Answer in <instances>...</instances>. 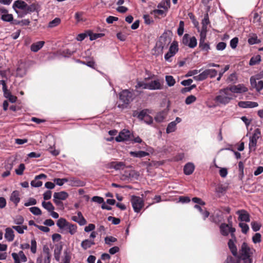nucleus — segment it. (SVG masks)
Segmentation results:
<instances>
[{"mask_svg": "<svg viewBox=\"0 0 263 263\" xmlns=\"http://www.w3.org/2000/svg\"><path fill=\"white\" fill-rule=\"evenodd\" d=\"M233 97L234 95L230 92L228 88L227 87L219 90V95L216 96L215 100L220 104H228Z\"/></svg>", "mask_w": 263, "mask_h": 263, "instance_id": "obj_1", "label": "nucleus"}, {"mask_svg": "<svg viewBox=\"0 0 263 263\" xmlns=\"http://www.w3.org/2000/svg\"><path fill=\"white\" fill-rule=\"evenodd\" d=\"M133 93L128 89H124L119 93V99L123 102L122 104H118V107L123 109L127 107V105L133 99Z\"/></svg>", "mask_w": 263, "mask_h": 263, "instance_id": "obj_2", "label": "nucleus"}, {"mask_svg": "<svg viewBox=\"0 0 263 263\" xmlns=\"http://www.w3.org/2000/svg\"><path fill=\"white\" fill-rule=\"evenodd\" d=\"M171 42V39L167 36H161L159 41L156 43L155 47V53L162 54L164 48H166Z\"/></svg>", "mask_w": 263, "mask_h": 263, "instance_id": "obj_3", "label": "nucleus"}, {"mask_svg": "<svg viewBox=\"0 0 263 263\" xmlns=\"http://www.w3.org/2000/svg\"><path fill=\"white\" fill-rule=\"evenodd\" d=\"M130 201L133 209L136 213L140 212L144 205L143 199L139 196L135 195L132 196Z\"/></svg>", "mask_w": 263, "mask_h": 263, "instance_id": "obj_4", "label": "nucleus"}, {"mask_svg": "<svg viewBox=\"0 0 263 263\" xmlns=\"http://www.w3.org/2000/svg\"><path fill=\"white\" fill-rule=\"evenodd\" d=\"M261 132L259 128L255 129L252 137L250 138L249 149L250 151H255L258 139L260 137Z\"/></svg>", "mask_w": 263, "mask_h": 263, "instance_id": "obj_5", "label": "nucleus"}, {"mask_svg": "<svg viewBox=\"0 0 263 263\" xmlns=\"http://www.w3.org/2000/svg\"><path fill=\"white\" fill-rule=\"evenodd\" d=\"M254 250L251 248L246 242H243L239 250V254L241 258L250 257Z\"/></svg>", "mask_w": 263, "mask_h": 263, "instance_id": "obj_6", "label": "nucleus"}, {"mask_svg": "<svg viewBox=\"0 0 263 263\" xmlns=\"http://www.w3.org/2000/svg\"><path fill=\"white\" fill-rule=\"evenodd\" d=\"M182 43L190 48H194L197 46V40L195 36L190 37L189 34H185L182 40Z\"/></svg>", "mask_w": 263, "mask_h": 263, "instance_id": "obj_7", "label": "nucleus"}, {"mask_svg": "<svg viewBox=\"0 0 263 263\" xmlns=\"http://www.w3.org/2000/svg\"><path fill=\"white\" fill-rule=\"evenodd\" d=\"M68 194L65 191L55 192L53 194V201L57 205L62 204L61 200H65L68 197Z\"/></svg>", "mask_w": 263, "mask_h": 263, "instance_id": "obj_8", "label": "nucleus"}, {"mask_svg": "<svg viewBox=\"0 0 263 263\" xmlns=\"http://www.w3.org/2000/svg\"><path fill=\"white\" fill-rule=\"evenodd\" d=\"M178 51V43L176 41H173L168 51L164 55L165 60L167 61H171L170 59L174 56Z\"/></svg>", "mask_w": 263, "mask_h": 263, "instance_id": "obj_9", "label": "nucleus"}, {"mask_svg": "<svg viewBox=\"0 0 263 263\" xmlns=\"http://www.w3.org/2000/svg\"><path fill=\"white\" fill-rule=\"evenodd\" d=\"M130 132L129 130L123 129L119 133V135L116 137L115 139L117 142L128 141L130 138Z\"/></svg>", "mask_w": 263, "mask_h": 263, "instance_id": "obj_10", "label": "nucleus"}, {"mask_svg": "<svg viewBox=\"0 0 263 263\" xmlns=\"http://www.w3.org/2000/svg\"><path fill=\"white\" fill-rule=\"evenodd\" d=\"M43 254L39 255L36 259H39L44 263H50L51 254L49 249L47 247H44L43 248Z\"/></svg>", "mask_w": 263, "mask_h": 263, "instance_id": "obj_11", "label": "nucleus"}, {"mask_svg": "<svg viewBox=\"0 0 263 263\" xmlns=\"http://www.w3.org/2000/svg\"><path fill=\"white\" fill-rule=\"evenodd\" d=\"M229 90L232 94L233 93H240L247 92L248 89L243 84H238L237 85H232L228 87Z\"/></svg>", "mask_w": 263, "mask_h": 263, "instance_id": "obj_12", "label": "nucleus"}, {"mask_svg": "<svg viewBox=\"0 0 263 263\" xmlns=\"http://www.w3.org/2000/svg\"><path fill=\"white\" fill-rule=\"evenodd\" d=\"M11 255L14 263H21V261L26 262L27 260L26 256L22 251H19L18 253H12Z\"/></svg>", "mask_w": 263, "mask_h": 263, "instance_id": "obj_13", "label": "nucleus"}, {"mask_svg": "<svg viewBox=\"0 0 263 263\" xmlns=\"http://www.w3.org/2000/svg\"><path fill=\"white\" fill-rule=\"evenodd\" d=\"M238 215V220L241 221L249 222L250 221V215L248 212L245 210H238L236 212Z\"/></svg>", "mask_w": 263, "mask_h": 263, "instance_id": "obj_14", "label": "nucleus"}, {"mask_svg": "<svg viewBox=\"0 0 263 263\" xmlns=\"http://www.w3.org/2000/svg\"><path fill=\"white\" fill-rule=\"evenodd\" d=\"M47 176L44 174H41L36 176L34 179L31 182V185L33 187H40L42 185L43 182L40 180L41 179H46Z\"/></svg>", "mask_w": 263, "mask_h": 263, "instance_id": "obj_15", "label": "nucleus"}, {"mask_svg": "<svg viewBox=\"0 0 263 263\" xmlns=\"http://www.w3.org/2000/svg\"><path fill=\"white\" fill-rule=\"evenodd\" d=\"M125 167V164L123 162L113 161L108 164V168H114L116 170H123Z\"/></svg>", "mask_w": 263, "mask_h": 263, "instance_id": "obj_16", "label": "nucleus"}, {"mask_svg": "<svg viewBox=\"0 0 263 263\" xmlns=\"http://www.w3.org/2000/svg\"><path fill=\"white\" fill-rule=\"evenodd\" d=\"M71 219L78 223L80 226H84L87 223L86 219L84 218L81 212H78L77 216H72Z\"/></svg>", "mask_w": 263, "mask_h": 263, "instance_id": "obj_17", "label": "nucleus"}, {"mask_svg": "<svg viewBox=\"0 0 263 263\" xmlns=\"http://www.w3.org/2000/svg\"><path fill=\"white\" fill-rule=\"evenodd\" d=\"M95 245L96 243L93 239H85L81 242V247L84 250H87Z\"/></svg>", "mask_w": 263, "mask_h": 263, "instance_id": "obj_18", "label": "nucleus"}, {"mask_svg": "<svg viewBox=\"0 0 263 263\" xmlns=\"http://www.w3.org/2000/svg\"><path fill=\"white\" fill-rule=\"evenodd\" d=\"M236 241V239L234 240L233 238H232L229 240L228 243L229 248L234 256H237L238 255L237 249L235 245Z\"/></svg>", "mask_w": 263, "mask_h": 263, "instance_id": "obj_19", "label": "nucleus"}, {"mask_svg": "<svg viewBox=\"0 0 263 263\" xmlns=\"http://www.w3.org/2000/svg\"><path fill=\"white\" fill-rule=\"evenodd\" d=\"M238 105L241 108H254L257 107L258 104L255 102L240 101L238 102Z\"/></svg>", "mask_w": 263, "mask_h": 263, "instance_id": "obj_20", "label": "nucleus"}, {"mask_svg": "<svg viewBox=\"0 0 263 263\" xmlns=\"http://www.w3.org/2000/svg\"><path fill=\"white\" fill-rule=\"evenodd\" d=\"M148 85L149 90H157L162 88V84L159 80L152 81L148 83Z\"/></svg>", "mask_w": 263, "mask_h": 263, "instance_id": "obj_21", "label": "nucleus"}, {"mask_svg": "<svg viewBox=\"0 0 263 263\" xmlns=\"http://www.w3.org/2000/svg\"><path fill=\"white\" fill-rule=\"evenodd\" d=\"M69 185L72 186H83L85 185L84 181L76 178H68Z\"/></svg>", "mask_w": 263, "mask_h": 263, "instance_id": "obj_22", "label": "nucleus"}, {"mask_svg": "<svg viewBox=\"0 0 263 263\" xmlns=\"http://www.w3.org/2000/svg\"><path fill=\"white\" fill-rule=\"evenodd\" d=\"M12 229V228H7L5 230V238L8 241H12L14 240V234Z\"/></svg>", "mask_w": 263, "mask_h": 263, "instance_id": "obj_23", "label": "nucleus"}, {"mask_svg": "<svg viewBox=\"0 0 263 263\" xmlns=\"http://www.w3.org/2000/svg\"><path fill=\"white\" fill-rule=\"evenodd\" d=\"M10 199L15 204V206H17L20 201L19 192L18 191H13L11 194Z\"/></svg>", "mask_w": 263, "mask_h": 263, "instance_id": "obj_24", "label": "nucleus"}, {"mask_svg": "<svg viewBox=\"0 0 263 263\" xmlns=\"http://www.w3.org/2000/svg\"><path fill=\"white\" fill-rule=\"evenodd\" d=\"M195 169V166L192 163H187L184 167L183 171L184 173L186 175H190L192 174Z\"/></svg>", "mask_w": 263, "mask_h": 263, "instance_id": "obj_25", "label": "nucleus"}, {"mask_svg": "<svg viewBox=\"0 0 263 263\" xmlns=\"http://www.w3.org/2000/svg\"><path fill=\"white\" fill-rule=\"evenodd\" d=\"M45 44L44 41H39L31 45L30 49L32 51L36 52L40 50Z\"/></svg>", "mask_w": 263, "mask_h": 263, "instance_id": "obj_26", "label": "nucleus"}, {"mask_svg": "<svg viewBox=\"0 0 263 263\" xmlns=\"http://www.w3.org/2000/svg\"><path fill=\"white\" fill-rule=\"evenodd\" d=\"M230 230V224L222 223L220 226V231L221 234L223 236H227L229 235Z\"/></svg>", "mask_w": 263, "mask_h": 263, "instance_id": "obj_27", "label": "nucleus"}, {"mask_svg": "<svg viewBox=\"0 0 263 263\" xmlns=\"http://www.w3.org/2000/svg\"><path fill=\"white\" fill-rule=\"evenodd\" d=\"M13 7L25 10L27 7V4L23 1L17 0L14 2Z\"/></svg>", "mask_w": 263, "mask_h": 263, "instance_id": "obj_28", "label": "nucleus"}, {"mask_svg": "<svg viewBox=\"0 0 263 263\" xmlns=\"http://www.w3.org/2000/svg\"><path fill=\"white\" fill-rule=\"evenodd\" d=\"M208 78L206 69L203 72L200 73L199 74L194 76L193 79L195 81H202Z\"/></svg>", "mask_w": 263, "mask_h": 263, "instance_id": "obj_29", "label": "nucleus"}, {"mask_svg": "<svg viewBox=\"0 0 263 263\" xmlns=\"http://www.w3.org/2000/svg\"><path fill=\"white\" fill-rule=\"evenodd\" d=\"M130 156L134 157L142 158L148 155V153L144 151L130 152Z\"/></svg>", "mask_w": 263, "mask_h": 263, "instance_id": "obj_30", "label": "nucleus"}, {"mask_svg": "<svg viewBox=\"0 0 263 263\" xmlns=\"http://www.w3.org/2000/svg\"><path fill=\"white\" fill-rule=\"evenodd\" d=\"M1 18L3 21L7 22H11L13 20V17L12 14H9L7 10H6V13H4V14H3Z\"/></svg>", "mask_w": 263, "mask_h": 263, "instance_id": "obj_31", "label": "nucleus"}, {"mask_svg": "<svg viewBox=\"0 0 263 263\" xmlns=\"http://www.w3.org/2000/svg\"><path fill=\"white\" fill-rule=\"evenodd\" d=\"M170 7V0H164L161 2L158 5V8H163L165 11H167Z\"/></svg>", "mask_w": 263, "mask_h": 263, "instance_id": "obj_32", "label": "nucleus"}, {"mask_svg": "<svg viewBox=\"0 0 263 263\" xmlns=\"http://www.w3.org/2000/svg\"><path fill=\"white\" fill-rule=\"evenodd\" d=\"M166 113L164 111L159 112L155 117V120L158 122H162L165 119Z\"/></svg>", "mask_w": 263, "mask_h": 263, "instance_id": "obj_33", "label": "nucleus"}, {"mask_svg": "<svg viewBox=\"0 0 263 263\" xmlns=\"http://www.w3.org/2000/svg\"><path fill=\"white\" fill-rule=\"evenodd\" d=\"M12 229L16 231L18 233L22 234L24 233V230H26L27 229V226L26 225L23 224L13 226H12Z\"/></svg>", "mask_w": 263, "mask_h": 263, "instance_id": "obj_34", "label": "nucleus"}, {"mask_svg": "<svg viewBox=\"0 0 263 263\" xmlns=\"http://www.w3.org/2000/svg\"><path fill=\"white\" fill-rule=\"evenodd\" d=\"M68 223L65 219L61 218L58 220L57 224L60 229H64L66 228Z\"/></svg>", "mask_w": 263, "mask_h": 263, "instance_id": "obj_35", "label": "nucleus"}, {"mask_svg": "<svg viewBox=\"0 0 263 263\" xmlns=\"http://www.w3.org/2000/svg\"><path fill=\"white\" fill-rule=\"evenodd\" d=\"M42 206L47 210L49 212H52L54 210V207L50 202L43 201Z\"/></svg>", "mask_w": 263, "mask_h": 263, "instance_id": "obj_36", "label": "nucleus"}, {"mask_svg": "<svg viewBox=\"0 0 263 263\" xmlns=\"http://www.w3.org/2000/svg\"><path fill=\"white\" fill-rule=\"evenodd\" d=\"M261 61V57L260 55H257L251 58L249 61V65L253 66L259 64Z\"/></svg>", "mask_w": 263, "mask_h": 263, "instance_id": "obj_37", "label": "nucleus"}, {"mask_svg": "<svg viewBox=\"0 0 263 263\" xmlns=\"http://www.w3.org/2000/svg\"><path fill=\"white\" fill-rule=\"evenodd\" d=\"M62 250V247L61 246L57 247L54 249V256L55 260L58 261H60V255H61Z\"/></svg>", "mask_w": 263, "mask_h": 263, "instance_id": "obj_38", "label": "nucleus"}, {"mask_svg": "<svg viewBox=\"0 0 263 263\" xmlns=\"http://www.w3.org/2000/svg\"><path fill=\"white\" fill-rule=\"evenodd\" d=\"M66 228L68 230V232L71 235L74 234L77 231V226L76 224H73L69 222Z\"/></svg>", "mask_w": 263, "mask_h": 263, "instance_id": "obj_39", "label": "nucleus"}, {"mask_svg": "<svg viewBox=\"0 0 263 263\" xmlns=\"http://www.w3.org/2000/svg\"><path fill=\"white\" fill-rule=\"evenodd\" d=\"M176 129V122H171L170 123L166 128V132L167 134L174 132Z\"/></svg>", "mask_w": 263, "mask_h": 263, "instance_id": "obj_40", "label": "nucleus"}, {"mask_svg": "<svg viewBox=\"0 0 263 263\" xmlns=\"http://www.w3.org/2000/svg\"><path fill=\"white\" fill-rule=\"evenodd\" d=\"M105 243L109 246H111L114 242L117 241V239L113 236H107L104 239Z\"/></svg>", "mask_w": 263, "mask_h": 263, "instance_id": "obj_41", "label": "nucleus"}, {"mask_svg": "<svg viewBox=\"0 0 263 263\" xmlns=\"http://www.w3.org/2000/svg\"><path fill=\"white\" fill-rule=\"evenodd\" d=\"M147 115V114L146 110H142L140 112H134V116H137L141 120H143Z\"/></svg>", "mask_w": 263, "mask_h": 263, "instance_id": "obj_42", "label": "nucleus"}, {"mask_svg": "<svg viewBox=\"0 0 263 263\" xmlns=\"http://www.w3.org/2000/svg\"><path fill=\"white\" fill-rule=\"evenodd\" d=\"M199 47L202 50L205 51L206 52H208L210 49L209 44L208 43H205V41L199 42Z\"/></svg>", "mask_w": 263, "mask_h": 263, "instance_id": "obj_43", "label": "nucleus"}, {"mask_svg": "<svg viewBox=\"0 0 263 263\" xmlns=\"http://www.w3.org/2000/svg\"><path fill=\"white\" fill-rule=\"evenodd\" d=\"M61 23V19L58 17L55 18L52 21H50L48 24V27L53 28L58 26Z\"/></svg>", "mask_w": 263, "mask_h": 263, "instance_id": "obj_44", "label": "nucleus"}, {"mask_svg": "<svg viewBox=\"0 0 263 263\" xmlns=\"http://www.w3.org/2000/svg\"><path fill=\"white\" fill-rule=\"evenodd\" d=\"M24 222V219L23 216L21 215L16 216L13 220L14 224L19 225H22Z\"/></svg>", "mask_w": 263, "mask_h": 263, "instance_id": "obj_45", "label": "nucleus"}, {"mask_svg": "<svg viewBox=\"0 0 263 263\" xmlns=\"http://www.w3.org/2000/svg\"><path fill=\"white\" fill-rule=\"evenodd\" d=\"M30 212L36 216L41 215L42 214V211L40 208L36 206H33L29 208Z\"/></svg>", "mask_w": 263, "mask_h": 263, "instance_id": "obj_46", "label": "nucleus"}, {"mask_svg": "<svg viewBox=\"0 0 263 263\" xmlns=\"http://www.w3.org/2000/svg\"><path fill=\"white\" fill-rule=\"evenodd\" d=\"M148 83H145L142 81H138L135 87L136 89L142 88L148 89Z\"/></svg>", "mask_w": 263, "mask_h": 263, "instance_id": "obj_47", "label": "nucleus"}, {"mask_svg": "<svg viewBox=\"0 0 263 263\" xmlns=\"http://www.w3.org/2000/svg\"><path fill=\"white\" fill-rule=\"evenodd\" d=\"M165 80L169 86H174L176 82L175 80L172 76H166L165 77Z\"/></svg>", "mask_w": 263, "mask_h": 263, "instance_id": "obj_48", "label": "nucleus"}, {"mask_svg": "<svg viewBox=\"0 0 263 263\" xmlns=\"http://www.w3.org/2000/svg\"><path fill=\"white\" fill-rule=\"evenodd\" d=\"M37 9V5L35 4H32L30 5H28L27 4V7H26V9L25 10L27 13L32 12L36 10Z\"/></svg>", "mask_w": 263, "mask_h": 263, "instance_id": "obj_49", "label": "nucleus"}, {"mask_svg": "<svg viewBox=\"0 0 263 263\" xmlns=\"http://www.w3.org/2000/svg\"><path fill=\"white\" fill-rule=\"evenodd\" d=\"M208 77L210 78H215L217 74V71L214 69H206Z\"/></svg>", "mask_w": 263, "mask_h": 263, "instance_id": "obj_50", "label": "nucleus"}, {"mask_svg": "<svg viewBox=\"0 0 263 263\" xmlns=\"http://www.w3.org/2000/svg\"><path fill=\"white\" fill-rule=\"evenodd\" d=\"M197 100L196 97L194 95H190L186 97L185 100V103L187 105L191 104L195 102Z\"/></svg>", "mask_w": 263, "mask_h": 263, "instance_id": "obj_51", "label": "nucleus"}, {"mask_svg": "<svg viewBox=\"0 0 263 263\" xmlns=\"http://www.w3.org/2000/svg\"><path fill=\"white\" fill-rule=\"evenodd\" d=\"M54 183L59 186L63 185L65 182H68V178H55L53 180Z\"/></svg>", "mask_w": 263, "mask_h": 263, "instance_id": "obj_52", "label": "nucleus"}, {"mask_svg": "<svg viewBox=\"0 0 263 263\" xmlns=\"http://www.w3.org/2000/svg\"><path fill=\"white\" fill-rule=\"evenodd\" d=\"M167 11H165L164 9L161 10V9H155L152 11L151 13L152 14L154 15H159L161 16H165L166 15V12Z\"/></svg>", "mask_w": 263, "mask_h": 263, "instance_id": "obj_53", "label": "nucleus"}, {"mask_svg": "<svg viewBox=\"0 0 263 263\" xmlns=\"http://www.w3.org/2000/svg\"><path fill=\"white\" fill-rule=\"evenodd\" d=\"M237 80V77L236 73H233L231 74L227 78V82L228 83H235Z\"/></svg>", "mask_w": 263, "mask_h": 263, "instance_id": "obj_54", "label": "nucleus"}, {"mask_svg": "<svg viewBox=\"0 0 263 263\" xmlns=\"http://www.w3.org/2000/svg\"><path fill=\"white\" fill-rule=\"evenodd\" d=\"M239 226L241 229V232L244 234H247L249 230V226L244 222H240Z\"/></svg>", "mask_w": 263, "mask_h": 263, "instance_id": "obj_55", "label": "nucleus"}, {"mask_svg": "<svg viewBox=\"0 0 263 263\" xmlns=\"http://www.w3.org/2000/svg\"><path fill=\"white\" fill-rule=\"evenodd\" d=\"M251 224L252 229L254 232H257L260 229L261 224L257 221H252Z\"/></svg>", "mask_w": 263, "mask_h": 263, "instance_id": "obj_56", "label": "nucleus"}, {"mask_svg": "<svg viewBox=\"0 0 263 263\" xmlns=\"http://www.w3.org/2000/svg\"><path fill=\"white\" fill-rule=\"evenodd\" d=\"M36 248H37L36 241L35 240V239L33 238V239H31V247H30L31 252L33 254L36 253Z\"/></svg>", "mask_w": 263, "mask_h": 263, "instance_id": "obj_57", "label": "nucleus"}, {"mask_svg": "<svg viewBox=\"0 0 263 263\" xmlns=\"http://www.w3.org/2000/svg\"><path fill=\"white\" fill-rule=\"evenodd\" d=\"M184 22L182 21H180L179 27L177 30V33L178 35L181 36L184 32Z\"/></svg>", "mask_w": 263, "mask_h": 263, "instance_id": "obj_58", "label": "nucleus"}, {"mask_svg": "<svg viewBox=\"0 0 263 263\" xmlns=\"http://www.w3.org/2000/svg\"><path fill=\"white\" fill-rule=\"evenodd\" d=\"M259 42V41L257 39V36L255 34H254L253 36H250L248 39V43L250 45H253Z\"/></svg>", "mask_w": 263, "mask_h": 263, "instance_id": "obj_59", "label": "nucleus"}, {"mask_svg": "<svg viewBox=\"0 0 263 263\" xmlns=\"http://www.w3.org/2000/svg\"><path fill=\"white\" fill-rule=\"evenodd\" d=\"M238 43V38L235 37L230 41V45L232 49H235Z\"/></svg>", "mask_w": 263, "mask_h": 263, "instance_id": "obj_60", "label": "nucleus"}, {"mask_svg": "<svg viewBox=\"0 0 263 263\" xmlns=\"http://www.w3.org/2000/svg\"><path fill=\"white\" fill-rule=\"evenodd\" d=\"M25 168V165L21 163L19 165L18 168L15 170V173L18 175H21L23 174V172Z\"/></svg>", "mask_w": 263, "mask_h": 263, "instance_id": "obj_61", "label": "nucleus"}, {"mask_svg": "<svg viewBox=\"0 0 263 263\" xmlns=\"http://www.w3.org/2000/svg\"><path fill=\"white\" fill-rule=\"evenodd\" d=\"M143 18L145 24L149 25L153 23L154 21L153 18L148 14H145L143 15Z\"/></svg>", "mask_w": 263, "mask_h": 263, "instance_id": "obj_62", "label": "nucleus"}, {"mask_svg": "<svg viewBox=\"0 0 263 263\" xmlns=\"http://www.w3.org/2000/svg\"><path fill=\"white\" fill-rule=\"evenodd\" d=\"M252 241L254 243L261 241V235L260 233H256L252 237Z\"/></svg>", "mask_w": 263, "mask_h": 263, "instance_id": "obj_63", "label": "nucleus"}, {"mask_svg": "<svg viewBox=\"0 0 263 263\" xmlns=\"http://www.w3.org/2000/svg\"><path fill=\"white\" fill-rule=\"evenodd\" d=\"M227 46V44L224 42H221L218 43L216 47L217 50L221 51L223 50Z\"/></svg>", "mask_w": 263, "mask_h": 263, "instance_id": "obj_64", "label": "nucleus"}]
</instances>
